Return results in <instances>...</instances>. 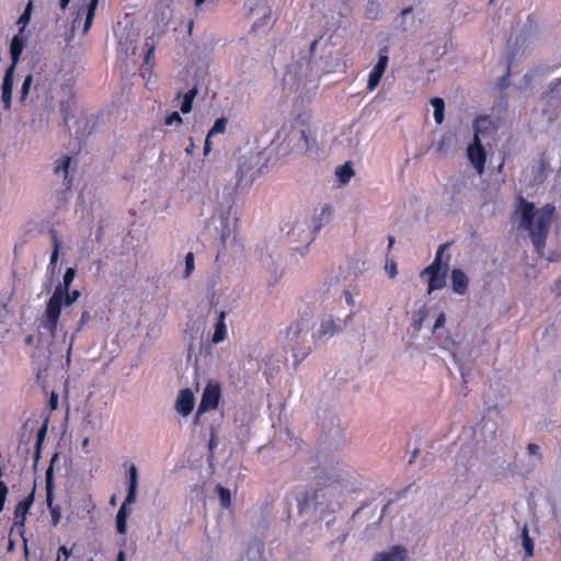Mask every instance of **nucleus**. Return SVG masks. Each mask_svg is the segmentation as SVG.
<instances>
[{
    "mask_svg": "<svg viewBox=\"0 0 561 561\" xmlns=\"http://www.w3.org/2000/svg\"><path fill=\"white\" fill-rule=\"evenodd\" d=\"M12 533L10 531V537L8 541V552H12L15 549V541L11 538Z\"/></svg>",
    "mask_w": 561,
    "mask_h": 561,
    "instance_id": "obj_47",
    "label": "nucleus"
},
{
    "mask_svg": "<svg viewBox=\"0 0 561 561\" xmlns=\"http://www.w3.org/2000/svg\"><path fill=\"white\" fill-rule=\"evenodd\" d=\"M77 268L76 267H68L64 274L62 282L59 283L54 290H59L60 295L64 293L66 294L67 289H70V286L76 277Z\"/></svg>",
    "mask_w": 561,
    "mask_h": 561,
    "instance_id": "obj_23",
    "label": "nucleus"
},
{
    "mask_svg": "<svg viewBox=\"0 0 561 561\" xmlns=\"http://www.w3.org/2000/svg\"><path fill=\"white\" fill-rule=\"evenodd\" d=\"M205 0H195V4L198 7L201 5Z\"/></svg>",
    "mask_w": 561,
    "mask_h": 561,
    "instance_id": "obj_57",
    "label": "nucleus"
},
{
    "mask_svg": "<svg viewBox=\"0 0 561 561\" xmlns=\"http://www.w3.org/2000/svg\"><path fill=\"white\" fill-rule=\"evenodd\" d=\"M131 504L133 503H127L126 496L125 501L123 502L122 506L119 507L116 514V529L119 535H126L127 533V518L130 514V508H128V505Z\"/></svg>",
    "mask_w": 561,
    "mask_h": 561,
    "instance_id": "obj_20",
    "label": "nucleus"
},
{
    "mask_svg": "<svg viewBox=\"0 0 561 561\" xmlns=\"http://www.w3.org/2000/svg\"><path fill=\"white\" fill-rule=\"evenodd\" d=\"M197 94V90L195 88L190 89L183 96V101L181 104V112L183 114H187L192 111L193 101Z\"/></svg>",
    "mask_w": 561,
    "mask_h": 561,
    "instance_id": "obj_28",
    "label": "nucleus"
},
{
    "mask_svg": "<svg viewBox=\"0 0 561 561\" xmlns=\"http://www.w3.org/2000/svg\"><path fill=\"white\" fill-rule=\"evenodd\" d=\"M192 151V148H186V152H191Z\"/></svg>",
    "mask_w": 561,
    "mask_h": 561,
    "instance_id": "obj_61",
    "label": "nucleus"
},
{
    "mask_svg": "<svg viewBox=\"0 0 561 561\" xmlns=\"http://www.w3.org/2000/svg\"><path fill=\"white\" fill-rule=\"evenodd\" d=\"M309 329L308 320L300 318L291 322L286 329V347L295 357V364L301 363L310 353L311 347L307 345L306 335Z\"/></svg>",
    "mask_w": 561,
    "mask_h": 561,
    "instance_id": "obj_2",
    "label": "nucleus"
},
{
    "mask_svg": "<svg viewBox=\"0 0 561 561\" xmlns=\"http://www.w3.org/2000/svg\"><path fill=\"white\" fill-rule=\"evenodd\" d=\"M49 233L51 236L53 252H51V255H50V261H49L48 267L49 268H55V266L57 264V261H58V256H59L60 241H59V238H58V234H57L56 230L51 229L49 231Z\"/></svg>",
    "mask_w": 561,
    "mask_h": 561,
    "instance_id": "obj_24",
    "label": "nucleus"
},
{
    "mask_svg": "<svg viewBox=\"0 0 561 561\" xmlns=\"http://www.w3.org/2000/svg\"><path fill=\"white\" fill-rule=\"evenodd\" d=\"M68 107H69V102H61L60 111L62 113L64 122L66 125L68 124V119H69Z\"/></svg>",
    "mask_w": 561,
    "mask_h": 561,
    "instance_id": "obj_42",
    "label": "nucleus"
},
{
    "mask_svg": "<svg viewBox=\"0 0 561 561\" xmlns=\"http://www.w3.org/2000/svg\"><path fill=\"white\" fill-rule=\"evenodd\" d=\"M527 450H528L529 455H533V456L539 455V446L534 443L528 444Z\"/></svg>",
    "mask_w": 561,
    "mask_h": 561,
    "instance_id": "obj_46",
    "label": "nucleus"
},
{
    "mask_svg": "<svg viewBox=\"0 0 561 561\" xmlns=\"http://www.w3.org/2000/svg\"><path fill=\"white\" fill-rule=\"evenodd\" d=\"M445 321H446L445 314H444V313H440V314L437 317V319H436V321H435V323H434V328H433V329H434V331H435V330H437V329H439L440 327H443V325H444V323H445Z\"/></svg>",
    "mask_w": 561,
    "mask_h": 561,
    "instance_id": "obj_44",
    "label": "nucleus"
},
{
    "mask_svg": "<svg viewBox=\"0 0 561 561\" xmlns=\"http://www.w3.org/2000/svg\"><path fill=\"white\" fill-rule=\"evenodd\" d=\"M192 151V148H186V152H191Z\"/></svg>",
    "mask_w": 561,
    "mask_h": 561,
    "instance_id": "obj_62",
    "label": "nucleus"
},
{
    "mask_svg": "<svg viewBox=\"0 0 561 561\" xmlns=\"http://www.w3.org/2000/svg\"><path fill=\"white\" fill-rule=\"evenodd\" d=\"M216 492L218 493L220 504L224 508H229L231 505V493L228 489L221 484L216 485Z\"/></svg>",
    "mask_w": 561,
    "mask_h": 561,
    "instance_id": "obj_29",
    "label": "nucleus"
},
{
    "mask_svg": "<svg viewBox=\"0 0 561 561\" xmlns=\"http://www.w3.org/2000/svg\"><path fill=\"white\" fill-rule=\"evenodd\" d=\"M386 270L388 272V275L393 278L396 277L398 271H397V264L394 262H391L390 264H386Z\"/></svg>",
    "mask_w": 561,
    "mask_h": 561,
    "instance_id": "obj_43",
    "label": "nucleus"
},
{
    "mask_svg": "<svg viewBox=\"0 0 561 561\" xmlns=\"http://www.w3.org/2000/svg\"><path fill=\"white\" fill-rule=\"evenodd\" d=\"M147 46H149V47H148V51H147L145 60H146V62H149L150 56L152 55V53L154 50V46L153 45H149L148 43H147Z\"/></svg>",
    "mask_w": 561,
    "mask_h": 561,
    "instance_id": "obj_48",
    "label": "nucleus"
},
{
    "mask_svg": "<svg viewBox=\"0 0 561 561\" xmlns=\"http://www.w3.org/2000/svg\"><path fill=\"white\" fill-rule=\"evenodd\" d=\"M58 407V394L55 392H51L49 400H48V408L50 411L56 410Z\"/></svg>",
    "mask_w": 561,
    "mask_h": 561,
    "instance_id": "obj_41",
    "label": "nucleus"
},
{
    "mask_svg": "<svg viewBox=\"0 0 561 561\" xmlns=\"http://www.w3.org/2000/svg\"><path fill=\"white\" fill-rule=\"evenodd\" d=\"M138 489V471L137 468L131 465L128 469V490H127V503H135L137 497Z\"/></svg>",
    "mask_w": 561,
    "mask_h": 561,
    "instance_id": "obj_21",
    "label": "nucleus"
},
{
    "mask_svg": "<svg viewBox=\"0 0 561 561\" xmlns=\"http://www.w3.org/2000/svg\"><path fill=\"white\" fill-rule=\"evenodd\" d=\"M32 10H33V1L30 0L24 9V12L19 18L18 23L22 24L23 26L27 25L31 21Z\"/></svg>",
    "mask_w": 561,
    "mask_h": 561,
    "instance_id": "obj_34",
    "label": "nucleus"
},
{
    "mask_svg": "<svg viewBox=\"0 0 561 561\" xmlns=\"http://www.w3.org/2000/svg\"><path fill=\"white\" fill-rule=\"evenodd\" d=\"M90 320L89 311H83L79 321V329L87 324Z\"/></svg>",
    "mask_w": 561,
    "mask_h": 561,
    "instance_id": "obj_45",
    "label": "nucleus"
},
{
    "mask_svg": "<svg viewBox=\"0 0 561 561\" xmlns=\"http://www.w3.org/2000/svg\"><path fill=\"white\" fill-rule=\"evenodd\" d=\"M522 545L525 550V554H526L525 557L528 559L531 558L534 556L535 543H534V540L531 539V537L529 536V530H528L527 525H525L522 529Z\"/></svg>",
    "mask_w": 561,
    "mask_h": 561,
    "instance_id": "obj_25",
    "label": "nucleus"
},
{
    "mask_svg": "<svg viewBox=\"0 0 561 561\" xmlns=\"http://www.w3.org/2000/svg\"><path fill=\"white\" fill-rule=\"evenodd\" d=\"M353 313H350L345 319H334L332 316H328L320 321L319 327L312 333V340L314 344L322 342L333 335L342 332L347 323L352 320Z\"/></svg>",
    "mask_w": 561,
    "mask_h": 561,
    "instance_id": "obj_4",
    "label": "nucleus"
},
{
    "mask_svg": "<svg viewBox=\"0 0 561 561\" xmlns=\"http://www.w3.org/2000/svg\"><path fill=\"white\" fill-rule=\"evenodd\" d=\"M215 446H216V443L211 438L210 442H209V448L213 449Z\"/></svg>",
    "mask_w": 561,
    "mask_h": 561,
    "instance_id": "obj_56",
    "label": "nucleus"
},
{
    "mask_svg": "<svg viewBox=\"0 0 561 561\" xmlns=\"http://www.w3.org/2000/svg\"><path fill=\"white\" fill-rule=\"evenodd\" d=\"M345 298H346V302L348 305H353L354 304V299H353V296L350 291H345Z\"/></svg>",
    "mask_w": 561,
    "mask_h": 561,
    "instance_id": "obj_49",
    "label": "nucleus"
},
{
    "mask_svg": "<svg viewBox=\"0 0 561 561\" xmlns=\"http://www.w3.org/2000/svg\"><path fill=\"white\" fill-rule=\"evenodd\" d=\"M422 321H423V319H420V320H415V321H414V324H413V325H414V328H415L416 330H420V328H421V325H422Z\"/></svg>",
    "mask_w": 561,
    "mask_h": 561,
    "instance_id": "obj_55",
    "label": "nucleus"
},
{
    "mask_svg": "<svg viewBox=\"0 0 561 561\" xmlns=\"http://www.w3.org/2000/svg\"><path fill=\"white\" fill-rule=\"evenodd\" d=\"M518 210L520 213V227L528 231L536 253L549 262L560 261V251H551L549 254L545 253L550 228L557 216L556 206L553 204H546L541 208H536L534 203L520 198Z\"/></svg>",
    "mask_w": 561,
    "mask_h": 561,
    "instance_id": "obj_1",
    "label": "nucleus"
},
{
    "mask_svg": "<svg viewBox=\"0 0 561 561\" xmlns=\"http://www.w3.org/2000/svg\"><path fill=\"white\" fill-rule=\"evenodd\" d=\"M431 104L434 107V119L437 124L444 121L445 102L440 98L431 99Z\"/></svg>",
    "mask_w": 561,
    "mask_h": 561,
    "instance_id": "obj_27",
    "label": "nucleus"
},
{
    "mask_svg": "<svg viewBox=\"0 0 561 561\" xmlns=\"http://www.w3.org/2000/svg\"><path fill=\"white\" fill-rule=\"evenodd\" d=\"M474 136L481 139L489 133L495 131L496 126L490 116H479L473 123Z\"/></svg>",
    "mask_w": 561,
    "mask_h": 561,
    "instance_id": "obj_18",
    "label": "nucleus"
},
{
    "mask_svg": "<svg viewBox=\"0 0 561 561\" xmlns=\"http://www.w3.org/2000/svg\"><path fill=\"white\" fill-rule=\"evenodd\" d=\"M111 503L114 504L115 503V495L112 496L111 499Z\"/></svg>",
    "mask_w": 561,
    "mask_h": 561,
    "instance_id": "obj_59",
    "label": "nucleus"
},
{
    "mask_svg": "<svg viewBox=\"0 0 561 561\" xmlns=\"http://www.w3.org/2000/svg\"><path fill=\"white\" fill-rule=\"evenodd\" d=\"M33 342H34V336H33V335H31V334H30V335H27V336L25 337V344H27V345H32V344H33Z\"/></svg>",
    "mask_w": 561,
    "mask_h": 561,
    "instance_id": "obj_52",
    "label": "nucleus"
},
{
    "mask_svg": "<svg viewBox=\"0 0 561 561\" xmlns=\"http://www.w3.org/2000/svg\"><path fill=\"white\" fill-rule=\"evenodd\" d=\"M378 3L370 1L367 8V16L375 19L377 14Z\"/></svg>",
    "mask_w": 561,
    "mask_h": 561,
    "instance_id": "obj_40",
    "label": "nucleus"
},
{
    "mask_svg": "<svg viewBox=\"0 0 561 561\" xmlns=\"http://www.w3.org/2000/svg\"><path fill=\"white\" fill-rule=\"evenodd\" d=\"M72 554V549L67 548L66 546H60L57 551V558L55 561H68L70 556Z\"/></svg>",
    "mask_w": 561,
    "mask_h": 561,
    "instance_id": "obj_36",
    "label": "nucleus"
},
{
    "mask_svg": "<svg viewBox=\"0 0 561 561\" xmlns=\"http://www.w3.org/2000/svg\"><path fill=\"white\" fill-rule=\"evenodd\" d=\"M413 12V7L409 5L401 11V15H408Z\"/></svg>",
    "mask_w": 561,
    "mask_h": 561,
    "instance_id": "obj_50",
    "label": "nucleus"
},
{
    "mask_svg": "<svg viewBox=\"0 0 561 561\" xmlns=\"http://www.w3.org/2000/svg\"><path fill=\"white\" fill-rule=\"evenodd\" d=\"M451 288L458 295H466L469 286V278L460 268H454L450 275Z\"/></svg>",
    "mask_w": 561,
    "mask_h": 561,
    "instance_id": "obj_16",
    "label": "nucleus"
},
{
    "mask_svg": "<svg viewBox=\"0 0 561 561\" xmlns=\"http://www.w3.org/2000/svg\"><path fill=\"white\" fill-rule=\"evenodd\" d=\"M45 490H46V503L51 515V523L54 526L58 525L61 519V510L58 505H54V479L53 468L49 467L46 471L45 478Z\"/></svg>",
    "mask_w": 561,
    "mask_h": 561,
    "instance_id": "obj_12",
    "label": "nucleus"
},
{
    "mask_svg": "<svg viewBox=\"0 0 561 561\" xmlns=\"http://www.w3.org/2000/svg\"><path fill=\"white\" fill-rule=\"evenodd\" d=\"M221 399V387L218 382H208L204 388L197 409V416L204 412L216 410Z\"/></svg>",
    "mask_w": 561,
    "mask_h": 561,
    "instance_id": "obj_8",
    "label": "nucleus"
},
{
    "mask_svg": "<svg viewBox=\"0 0 561 561\" xmlns=\"http://www.w3.org/2000/svg\"><path fill=\"white\" fill-rule=\"evenodd\" d=\"M182 122H183V119H182L181 115L178 112H172L164 119V124L167 126H171L173 124L181 125Z\"/></svg>",
    "mask_w": 561,
    "mask_h": 561,
    "instance_id": "obj_37",
    "label": "nucleus"
},
{
    "mask_svg": "<svg viewBox=\"0 0 561 561\" xmlns=\"http://www.w3.org/2000/svg\"><path fill=\"white\" fill-rule=\"evenodd\" d=\"M346 465L340 460H329L323 463L316 474L319 484L322 486H331L343 480Z\"/></svg>",
    "mask_w": 561,
    "mask_h": 561,
    "instance_id": "obj_7",
    "label": "nucleus"
},
{
    "mask_svg": "<svg viewBox=\"0 0 561 561\" xmlns=\"http://www.w3.org/2000/svg\"><path fill=\"white\" fill-rule=\"evenodd\" d=\"M23 48L24 39L20 34L14 35L10 43L11 65L5 70L1 85V100L3 108L7 111L11 110L14 71L23 53Z\"/></svg>",
    "mask_w": 561,
    "mask_h": 561,
    "instance_id": "obj_3",
    "label": "nucleus"
},
{
    "mask_svg": "<svg viewBox=\"0 0 561 561\" xmlns=\"http://www.w3.org/2000/svg\"><path fill=\"white\" fill-rule=\"evenodd\" d=\"M72 162V158L64 154L59 159L56 160L55 167H54V173L56 175H62L64 176V186L66 190H70L72 186V179L69 178V168Z\"/></svg>",
    "mask_w": 561,
    "mask_h": 561,
    "instance_id": "obj_15",
    "label": "nucleus"
},
{
    "mask_svg": "<svg viewBox=\"0 0 561 561\" xmlns=\"http://www.w3.org/2000/svg\"><path fill=\"white\" fill-rule=\"evenodd\" d=\"M300 139L304 141V145L300 147V150L307 152L310 150V142L307 131L305 129L300 130Z\"/></svg>",
    "mask_w": 561,
    "mask_h": 561,
    "instance_id": "obj_39",
    "label": "nucleus"
},
{
    "mask_svg": "<svg viewBox=\"0 0 561 561\" xmlns=\"http://www.w3.org/2000/svg\"><path fill=\"white\" fill-rule=\"evenodd\" d=\"M125 560H126L125 552L121 550L117 554V561H125Z\"/></svg>",
    "mask_w": 561,
    "mask_h": 561,
    "instance_id": "obj_53",
    "label": "nucleus"
},
{
    "mask_svg": "<svg viewBox=\"0 0 561 561\" xmlns=\"http://www.w3.org/2000/svg\"><path fill=\"white\" fill-rule=\"evenodd\" d=\"M407 559V548L401 545H397L389 551L377 553L373 561H405Z\"/></svg>",
    "mask_w": 561,
    "mask_h": 561,
    "instance_id": "obj_17",
    "label": "nucleus"
},
{
    "mask_svg": "<svg viewBox=\"0 0 561 561\" xmlns=\"http://www.w3.org/2000/svg\"><path fill=\"white\" fill-rule=\"evenodd\" d=\"M80 295L81 294L78 289H67L66 294L62 291V294L60 295V301L62 302L64 306L69 307L79 299Z\"/></svg>",
    "mask_w": 561,
    "mask_h": 561,
    "instance_id": "obj_31",
    "label": "nucleus"
},
{
    "mask_svg": "<svg viewBox=\"0 0 561 561\" xmlns=\"http://www.w3.org/2000/svg\"><path fill=\"white\" fill-rule=\"evenodd\" d=\"M549 94H557V95H561V78L552 81L550 84H549Z\"/></svg>",
    "mask_w": 561,
    "mask_h": 561,
    "instance_id": "obj_38",
    "label": "nucleus"
},
{
    "mask_svg": "<svg viewBox=\"0 0 561 561\" xmlns=\"http://www.w3.org/2000/svg\"><path fill=\"white\" fill-rule=\"evenodd\" d=\"M445 248L446 244H442L437 250L433 263L421 272V276H430L427 286L428 294L433 293L434 290L442 289L446 284V270H443L440 264L442 254Z\"/></svg>",
    "mask_w": 561,
    "mask_h": 561,
    "instance_id": "obj_5",
    "label": "nucleus"
},
{
    "mask_svg": "<svg viewBox=\"0 0 561 561\" xmlns=\"http://www.w3.org/2000/svg\"><path fill=\"white\" fill-rule=\"evenodd\" d=\"M316 45H317V41H313V42L311 43V49H313V48L316 47Z\"/></svg>",
    "mask_w": 561,
    "mask_h": 561,
    "instance_id": "obj_58",
    "label": "nucleus"
},
{
    "mask_svg": "<svg viewBox=\"0 0 561 561\" xmlns=\"http://www.w3.org/2000/svg\"><path fill=\"white\" fill-rule=\"evenodd\" d=\"M228 124V119L226 117L217 118L213 125V127L209 129L205 144H204V154L207 156L209 151L211 150V141L210 138L217 134H224L226 131Z\"/></svg>",
    "mask_w": 561,
    "mask_h": 561,
    "instance_id": "obj_19",
    "label": "nucleus"
},
{
    "mask_svg": "<svg viewBox=\"0 0 561 561\" xmlns=\"http://www.w3.org/2000/svg\"><path fill=\"white\" fill-rule=\"evenodd\" d=\"M69 2H70V0H60V2H59L60 8L62 10H65L68 7Z\"/></svg>",
    "mask_w": 561,
    "mask_h": 561,
    "instance_id": "obj_54",
    "label": "nucleus"
},
{
    "mask_svg": "<svg viewBox=\"0 0 561 561\" xmlns=\"http://www.w3.org/2000/svg\"><path fill=\"white\" fill-rule=\"evenodd\" d=\"M194 268H195L194 253L188 252L185 255V270H184L183 277L188 278L193 274Z\"/></svg>",
    "mask_w": 561,
    "mask_h": 561,
    "instance_id": "obj_33",
    "label": "nucleus"
},
{
    "mask_svg": "<svg viewBox=\"0 0 561 561\" xmlns=\"http://www.w3.org/2000/svg\"><path fill=\"white\" fill-rule=\"evenodd\" d=\"M225 319L226 312L220 311L218 314L217 323L215 324V332L211 339L215 344L222 342L227 336V327L225 323Z\"/></svg>",
    "mask_w": 561,
    "mask_h": 561,
    "instance_id": "obj_22",
    "label": "nucleus"
},
{
    "mask_svg": "<svg viewBox=\"0 0 561 561\" xmlns=\"http://www.w3.org/2000/svg\"><path fill=\"white\" fill-rule=\"evenodd\" d=\"M33 83V76L27 75L22 83L21 90H20V102L24 103L30 94L31 88Z\"/></svg>",
    "mask_w": 561,
    "mask_h": 561,
    "instance_id": "obj_32",
    "label": "nucleus"
},
{
    "mask_svg": "<svg viewBox=\"0 0 561 561\" xmlns=\"http://www.w3.org/2000/svg\"><path fill=\"white\" fill-rule=\"evenodd\" d=\"M467 157L477 170L478 174H482L485 167L486 152L480 138L473 137L472 142L467 148Z\"/></svg>",
    "mask_w": 561,
    "mask_h": 561,
    "instance_id": "obj_11",
    "label": "nucleus"
},
{
    "mask_svg": "<svg viewBox=\"0 0 561 561\" xmlns=\"http://www.w3.org/2000/svg\"><path fill=\"white\" fill-rule=\"evenodd\" d=\"M333 216V207L330 204H324L316 207L312 215V232L310 240L312 241L321 228L329 224Z\"/></svg>",
    "mask_w": 561,
    "mask_h": 561,
    "instance_id": "obj_13",
    "label": "nucleus"
},
{
    "mask_svg": "<svg viewBox=\"0 0 561 561\" xmlns=\"http://www.w3.org/2000/svg\"><path fill=\"white\" fill-rule=\"evenodd\" d=\"M388 64H389V48H388V46H385V47L380 48L379 54H378V61L373 67L371 71L369 72L368 81H367V90L369 92H373L379 85L381 78L388 67Z\"/></svg>",
    "mask_w": 561,
    "mask_h": 561,
    "instance_id": "obj_10",
    "label": "nucleus"
},
{
    "mask_svg": "<svg viewBox=\"0 0 561 561\" xmlns=\"http://www.w3.org/2000/svg\"><path fill=\"white\" fill-rule=\"evenodd\" d=\"M62 306L64 305L60 301V291L54 290L53 295L46 302L44 320L42 322V327L49 332L51 337H55L57 334Z\"/></svg>",
    "mask_w": 561,
    "mask_h": 561,
    "instance_id": "obj_6",
    "label": "nucleus"
},
{
    "mask_svg": "<svg viewBox=\"0 0 561 561\" xmlns=\"http://www.w3.org/2000/svg\"><path fill=\"white\" fill-rule=\"evenodd\" d=\"M335 174L342 184H346L351 181L352 176L354 175V170L351 163L346 162L336 169Z\"/></svg>",
    "mask_w": 561,
    "mask_h": 561,
    "instance_id": "obj_26",
    "label": "nucleus"
},
{
    "mask_svg": "<svg viewBox=\"0 0 561 561\" xmlns=\"http://www.w3.org/2000/svg\"><path fill=\"white\" fill-rule=\"evenodd\" d=\"M194 404L195 399L192 390L190 388L180 390L175 401V410L183 416H187L192 413Z\"/></svg>",
    "mask_w": 561,
    "mask_h": 561,
    "instance_id": "obj_14",
    "label": "nucleus"
},
{
    "mask_svg": "<svg viewBox=\"0 0 561 561\" xmlns=\"http://www.w3.org/2000/svg\"><path fill=\"white\" fill-rule=\"evenodd\" d=\"M88 442H89V439L85 438L84 442H83V445H88Z\"/></svg>",
    "mask_w": 561,
    "mask_h": 561,
    "instance_id": "obj_60",
    "label": "nucleus"
},
{
    "mask_svg": "<svg viewBox=\"0 0 561 561\" xmlns=\"http://www.w3.org/2000/svg\"><path fill=\"white\" fill-rule=\"evenodd\" d=\"M394 241H396V239L393 236H388V249L389 250L393 247Z\"/></svg>",
    "mask_w": 561,
    "mask_h": 561,
    "instance_id": "obj_51",
    "label": "nucleus"
},
{
    "mask_svg": "<svg viewBox=\"0 0 561 561\" xmlns=\"http://www.w3.org/2000/svg\"><path fill=\"white\" fill-rule=\"evenodd\" d=\"M98 3H99V0H91L88 5L87 16H85L84 26H83L84 33H87L92 25Z\"/></svg>",
    "mask_w": 561,
    "mask_h": 561,
    "instance_id": "obj_30",
    "label": "nucleus"
},
{
    "mask_svg": "<svg viewBox=\"0 0 561 561\" xmlns=\"http://www.w3.org/2000/svg\"><path fill=\"white\" fill-rule=\"evenodd\" d=\"M33 502H34V493L32 492L28 496L24 497L16 504L15 510H14V523L11 527V533L16 530L21 537H24V534H25L24 527H25L26 515H27ZM23 539H24L25 551H27L26 539L25 538H23Z\"/></svg>",
    "mask_w": 561,
    "mask_h": 561,
    "instance_id": "obj_9",
    "label": "nucleus"
},
{
    "mask_svg": "<svg viewBox=\"0 0 561 561\" xmlns=\"http://www.w3.org/2000/svg\"><path fill=\"white\" fill-rule=\"evenodd\" d=\"M47 433V422H45L41 428L37 431L36 434V454L38 455L41 453L42 444L44 442V438Z\"/></svg>",
    "mask_w": 561,
    "mask_h": 561,
    "instance_id": "obj_35",
    "label": "nucleus"
}]
</instances>
